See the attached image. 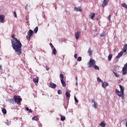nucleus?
I'll list each match as a JSON object with an SVG mask.
<instances>
[{"mask_svg": "<svg viewBox=\"0 0 127 127\" xmlns=\"http://www.w3.org/2000/svg\"><path fill=\"white\" fill-rule=\"evenodd\" d=\"M14 36H15L14 34L11 35V37L13 39V40H11L12 47L13 49L15 50L16 54L17 55H20L21 54V47H22V45L20 41L18 40Z\"/></svg>", "mask_w": 127, "mask_h": 127, "instance_id": "f257e3e1", "label": "nucleus"}, {"mask_svg": "<svg viewBox=\"0 0 127 127\" xmlns=\"http://www.w3.org/2000/svg\"><path fill=\"white\" fill-rule=\"evenodd\" d=\"M119 87L120 88V91L119 90V89H116L115 90L116 94L118 96V97H121L122 99H125V96L124 93L125 92V87L124 86H122L121 85H119Z\"/></svg>", "mask_w": 127, "mask_h": 127, "instance_id": "f03ea898", "label": "nucleus"}, {"mask_svg": "<svg viewBox=\"0 0 127 127\" xmlns=\"http://www.w3.org/2000/svg\"><path fill=\"white\" fill-rule=\"evenodd\" d=\"M88 64L89 68L94 67L95 70H100L99 66H98V65H96V61L95 60H92V59H90L89 62L88 63Z\"/></svg>", "mask_w": 127, "mask_h": 127, "instance_id": "7ed1b4c3", "label": "nucleus"}, {"mask_svg": "<svg viewBox=\"0 0 127 127\" xmlns=\"http://www.w3.org/2000/svg\"><path fill=\"white\" fill-rule=\"evenodd\" d=\"M13 99L15 103H17L18 105H20V102L22 101V99L19 96L14 95Z\"/></svg>", "mask_w": 127, "mask_h": 127, "instance_id": "20e7f679", "label": "nucleus"}, {"mask_svg": "<svg viewBox=\"0 0 127 127\" xmlns=\"http://www.w3.org/2000/svg\"><path fill=\"white\" fill-rule=\"evenodd\" d=\"M60 77L61 78V82L63 87H66V82L64 81V75L62 73H61Z\"/></svg>", "mask_w": 127, "mask_h": 127, "instance_id": "39448f33", "label": "nucleus"}, {"mask_svg": "<svg viewBox=\"0 0 127 127\" xmlns=\"http://www.w3.org/2000/svg\"><path fill=\"white\" fill-rule=\"evenodd\" d=\"M27 34L26 38L27 40H30V37L33 35V31H32V30H29V31L27 32Z\"/></svg>", "mask_w": 127, "mask_h": 127, "instance_id": "423d86ee", "label": "nucleus"}, {"mask_svg": "<svg viewBox=\"0 0 127 127\" xmlns=\"http://www.w3.org/2000/svg\"><path fill=\"white\" fill-rule=\"evenodd\" d=\"M122 74L123 75H127V63L124 65L123 68Z\"/></svg>", "mask_w": 127, "mask_h": 127, "instance_id": "0eeeda50", "label": "nucleus"}, {"mask_svg": "<svg viewBox=\"0 0 127 127\" xmlns=\"http://www.w3.org/2000/svg\"><path fill=\"white\" fill-rule=\"evenodd\" d=\"M109 1H110V0H103V3L101 5L102 7H105L107 4L109 3Z\"/></svg>", "mask_w": 127, "mask_h": 127, "instance_id": "6e6552de", "label": "nucleus"}, {"mask_svg": "<svg viewBox=\"0 0 127 127\" xmlns=\"http://www.w3.org/2000/svg\"><path fill=\"white\" fill-rule=\"evenodd\" d=\"M80 35H81V32L80 31H77L75 33V37L76 40H78V39H79V38H80Z\"/></svg>", "mask_w": 127, "mask_h": 127, "instance_id": "1a4fd4ad", "label": "nucleus"}, {"mask_svg": "<svg viewBox=\"0 0 127 127\" xmlns=\"http://www.w3.org/2000/svg\"><path fill=\"white\" fill-rule=\"evenodd\" d=\"M92 103H93V107L95 110H97L98 109V103L95 101V99H92L91 100Z\"/></svg>", "mask_w": 127, "mask_h": 127, "instance_id": "9d476101", "label": "nucleus"}, {"mask_svg": "<svg viewBox=\"0 0 127 127\" xmlns=\"http://www.w3.org/2000/svg\"><path fill=\"white\" fill-rule=\"evenodd\" d=\"M50 88H51L52 89H55V88H56V87H57V85H56V84L54 83L53 82H51L50 83V86H49Z\"/></svg>", "mask_w": 127, "mask_h": 127, "instance_id": "9b49d317", "label": "nucleus"}, {"mask_svg": "<svg viewBox=\"0 0 127 127\" xmlns=\"http://www.w3.org/2000/svg\"><path fill=\"white\" fill-rule=\"evenodd\" d=\"M102 86L103 88H106L109 86V83L103 81L102 83Z\"/></svg>", "mask_w": 127, "mask_h": 127, "instance_id": "f8f14e48", "label": "nucleus"}, {"mask_svg": "<svg viewBox=\"0 0 127 127\" xmlns=\"http://www.w3.org/2000/svg\"><path fill=\"white\" fill-rule=\"evenodd\" d=\"M87 53L89 54V56H90V57H92L93 55V52H92V50H91V47L89 48Z\"/></svg>", "mask_w": 127, "mask_h": 127, "instance_id": "ddd939ff", "label": "nucleus"}, {"mask_svg": "<svg viewBox=\"0 0 127 127\" xmlns=\"http://www.w3.org/2000/svg\"><path fill=\"white\" fill-rule=\"evenodd\" d=\"M95 14L94 12H91L89 15V17L90 19H94V17H95Z\"/></svg>", "mask_w": 127, "mask_h": 127, "instance_id": "4468645a", "label": "nucleus"}, {"mask_svg": "<svg viewBox=\"0 0 127 127\" xmlns=\"http://www.w3.org/2000/svg\"><path fill=\"white\" fill-rule=\"evenodd\" d=\"M124 54V52H121L118 54V55L116 56V59H119V58H121L123 56V55Z\"/></svg>", "mask_w": 127, "mask_h": 127, "instance_id": "2eb2a0df", "label": "nucleus"}, {"mask_svg": "<svg viewBox=\"0 0 127 127\" xmlns=\"http://www.w3.org/2000/svg\"><path fill=\"white\" fill-rule=\"evenodd\" d=\"M65 96L66 98H70V97H71V95L69 93V89H66Z\"/></svg>", "mask_w": 127, "mask_h": 127, "instance_id": "dca6fc26", "label": "nucleus"}, {"mask_svg": "<svg viewBox=\"0 0 127 127\" xmlns=\"http://www.w3.org/2000/svg\"><path fill=\"white\" fill-rule=\"evenodd\" d=\"M74 11H79V12H82V7H74Z\"/></svg>", "mask_w": 127, "mask_h": 127, "instance_id": "f3484780", "label": "nucleus"}, {"mask_svg": "<svg viewBox=\"0 0 127 127\" xmlns=\"http://www.w3.org/2000/svg\"><path fill=\"white\" fill-rule=\"evenodd\" d=\"M4 21V15H0V22L2 23Z\"/></svg>", "mask_w": 127, "mask_h": 127, "instance_id": "a211bd4d", "label": "nucleus"}, {"mask_svg": "<svg viewBox=\"0 0 127 127\" xmlns=\"http://www.w3.org/2000/svg\"><path fill=\"white\" fill-rule=\"evenodd\" d=\"M127 44H126L123 47V51H121V52H123V53H126V52H127Z\"/></svg>", "mask_w": 127, "mask_h": 127, "instance_id": "6ab92c4d", "label": "nucleus"}, {"mask_svg": "<svg viewBox=\"0 0 127 127\" xmlns=\"http://www.w3.org/2000/svg\"><path fill=\"white\" fill-rule=\"evenodd\" d=\"M99 126L100 127H106V123H105V122H102L100 123Z\"/></svg>", "mask_w": 127, "mask_h": 127, "instance_id": "aec40b11", "label": "nucleus"}, {"mask_svg": "<svg viewBox=\"0 0 127 127\" xmlns=\"http://www.w3.org/2000/svg\"><path fill=\"white\" fill-rule=\"evenodd\" d=\"M34 83H38L39 79L38 77H35L33 79Z\"/></svg>", "mask_w": 127, "mask_h": 127, "instance_id": "412c9836", "label": "nucleus"}, {"mask_svg": "<svg viewBox=\"0 0 127 127\" xmlns=\"http://www.w3.org/2000/svg\"><path fill=\"white\" fill-rule=\"evenodd\" d=\"M56 53H57V51L55 48H54L53 49V54H54V55H56Z\"/></svg>", "mask_w": 127, "mask_h": 127, "instance_id": "4be33fe9", "label": "nucleus"}, {"mask_svg": "<svg viewBox=\"0 0 127 127\" xmlns=\"http://www.w3.org/2000/svg\"><path fill=\"white\" fill-rule=\"evenodd\" d=\"M5 124L7 125V126H9L11 123L10 121H8V120H6L5 121Z\"/></svg>", "mask_w": 127, "mask_h": 127, "instance_id": "5701e85b", "label": "nucleus"}, {"mask_svg": "<svg viewBox=\"0 0 127 127\" xmlns=\"http://www.w3.org/2000/svg\"><path fill=\"white\" fill-rule=\"evenodd\" d=\"M121 6H123V7H124L126 9H127V5L126 4V3H123L121 4Z\"/></svg>", "mask_w": 127, "mask_h": 127, "instance_id": "b1692460", "label": "nucleus"}, {"mask_svg": "<svg viewBox=\"0 0 127 127\" xmlns=\"http://www.w3.org/2000/svg\"><path fill=\"white\" fill-rule=\"evenodd\" d=\"M112 58H113V55L112 54H110L108 56V60H109V61H111V60H112Z\"/></svg>", "mask_w": 127, "mask_h": 127, "instance_id": "393cba45", "label": "nucleus"}, {"mask_svg": "<svg viewBox=\"0 0 127 127\" xmlns=\"http://www.w3.org/2000/svg\"><path fill=\"white\" fill-rule=\"evenodd\" d=\"M112 71L114 73V75L116 77H120V74H119L115 72L114 70H112Z\"/></svg>", "mask_w": 127, "mask_h": 127, "instance_id": "a878e982", "label": "nucleus"}, {"mask_svg": "<svg viewBox=\"0 0 127 127\" xmlns=\"http://www.w3.org/2000/svg\"><path fill=\"white\" fill-rule=\"evenodd\" d=\"M32 121H38V118L37 116H35L32 117Z\"/></svg>", "mask_w": 127, "mask_h": 127, "instance_id": "bb28decb", "label": "nucleus"}, {"mask_svg": "<svg viewBox=\"0 0 127 127\" xmlns=\"http://www.w3.org/2000/svg\"><path fill=\"white\" fill-rule=\"evenodd\" d=\"M65 120H66L65 116H61V121L63 122V121H65Z\"/></svg>", "mask_w": 127, "mask_h": 127, "instance_id": "cd10ccee", "label": "nucleus"}, {"mask_svg": "<svg viewBox=\"0 0 127 127\" xmlns=\"http://www.w3.org/2000/svg\"><path fill=\"white\" fill-rule=\"evenodd\" d=\"M9 102L10 103H11V104H14V98L9 99Z\"/></svg>", "mask_w": 127, "mask_h": 127, "instance_id": "c85d7f7f", "label": "nucleus"}, {"mask_svg": "<svg viewBox=\"0 0 127 127\" xmlns=\"http://www.w3.org/2000/svg\"><path fill=\"white\" fill-rule=\"evenodd\" d=\"M25 109L26 110V111L29 112V113H32V110L31 109H29V108H28V107H26Z\"/></svg>", "mask_w": 127, "mask_h": 127, "instance_id": "c756f323", "label": "nucleus"}, {"mask_svg": "<svg viewBox=\"0 0 127 127\" xmlns=\"http://www.w3.org/2000/svg\"><path fill=\"white\" fill-rule=\"evenodd\" d=\"M2 112L3 113V114L4 115H6V109H4V108H3V109H2Z\"/></svg>", "mask_w": 127, "mask_h": 127, "instance_id": "7c9ffc66", "label": "nucleus"}, {"mask_svg": "<svg viewBox=\"0 0 127 127\" xmlns=\"http://www.w3.org/2000/svg\"><path fill=\"white\" fill-rule=\"evenodd\" d=\"M34 33H37V31H38V27L37 26L34 29Z\"/></svg>", "mask_w": 127, "mask_h": 127, "instance_id": "2f4dec72", "label": "nucleus"}, {"mask_svg": "<svg viewBox=\"0 0 127 127\" xmlns=\"http://www.w3.org/2000/svg\"><path fill=\"white\" fill-rule=\"evenodd\" d=\"M97 81L98 82H99L100 83H103V80L101 79L99 77H97Z\"/></svg>", "mask_w": 127, "mask_h": 127, "instance_id": "473e14b6", "label": "nucleus"}, {"mask_svg": "<svg viewBox=\"0 0 127 127\" xmlns=\"http://www.w3.org/2000/svg\"><path fill=\"white\" fill-rule=\"evenodd\" d=\"M105 32H103L101 34H100V36L101 37H104L105 36Z\"/></svg>", "mask_w": 127, "mask_h": 127, "instance_id": "72a5a7b5", "label": "nucleus"}, {"mask_svg": "<svg viewBox=\"0 0 127 127\" xmlns=\"http://www.w3.org/2000/svg\"><path fill=\"white\" fill-rule=\"evenodd\" d=\"M77 61H78V62H80V61H82V57H79L77 58Z\"/></svg>", "mask_w": 127, "mask_h": 127, "instance_id": "f704fd0d", "label": "nucleus"}, {"mask_svg": "<svg viewBox=\"0 0 127 127\" xmlns=\"http://www.w3.org/2000/svg\"><path fill=\"white\" fill-rule=\"evenodd\" d=\"M58 93L59 95H61L62 94V91H61V90H59L58 91Z\"/></svg>", "mask_w": 127, "mask_h": 127, "instance_id": "c9c22d12", "label": "nucleus"}, {"mask_svg": "<svg viewBox=\"0 0 127 127\" xmlns=\"http://www.w3.org/2000/svg\"><path fill=\"white\" fill-rule=\"evenodd\" d=\"M74 101L75 103H78L79 101H78V99L76 98V96H74Z\"/></svg>", "mask_w": 127, "mask_h": 127, "instance_id": "e433bc0d", "label": "nucleus"}, {"mask_svg": "<svg viewBox=\"0 0 127 127\" xmlns=\"http://www.w3.org/2000/svg\"><path fill=\"white\" fill-rule=\"evenodd\" d=\"M108 18L109 21H111V14L109 15Z\"/></svg>", "mask_w": 127, "mask_h": 127, "instance_id": "4c0bfd02", "label": "nucleus"}, {"mask_svg": "<svg viewBox=\"0 0 127 127\" xmlns=\"http://www.w3.org/2000/svg\"><path fill=\"white\" fill-rule=\"evenodd\" d=\"M50 46H51L52 49H54V46H53V45L52 44V43H50Z\"/></svg>", "mask_w": 127, "mask_h": 127, "instance_id": "58836bf2", "label": "nucleus"}, {"mask_svg": "<svg viewBox=\"0 0 127 127\" xmlns=\"http://www.w3.org/2000/svg\"><path fill=\"white\" fill-rule=\"evenodd\" d=\"M74 57L75 59H77L78 58V55L77 54H74Z\"/></svg>", "mask_w": 127, "mask_h": 127, "instance_id": "ea45409f", "label": "nucleus"}, {"mask_svg": "<svg viewBox=\"0 0 127 127\" xmlns=\"http://www.w3.org/2000/svg\"><path fill=\"white\" fill-rule=\"evenodd\" d=\"M46 69L47 71H49V69H50V68H49V67H48L47 65H46Z\"/></svg>", "mask_w": 127, "mask_h": 127, "instance_id": "a19ab883", "label": "nucleus"}, {"mask_svg": "<svg viewBox=\"0 0 127 127\" xmlns=\"http://www.w3.org/2000/svg\"><path fill=\"white\" fill-rule=\"evenodd\" d=\"M14 15L15 17H16V16H17L16 12H15V11H14Z\"/></svg>", "mask_w": 127, "mask_h": 127, "instance_id": "79ce46f5", "label": "nucleus"}, {"mask_svg": "<svg viewBox=\"0 0 127 127\" xmlns=\"http://www.w3.org/2000/svg\"><path fill=\"white\" fill-rule=\"evenodd\" d=\"M28 7V5H26L25 6V10H27V8Z\"/></svg>", "mask_w": 127, "mask_h": 127, "instance_id": "37998d69", "label": "nucleus"}, {"mask_svg": "<svg viewBox=\"0 0 127 127\" xmlns=\"http://www.w3.org/2000/svg\"><path fill=\"white\" fill-rule=\"evenodd\" d=\"M28 19H29V18L28 17V16H26V20H28Z\"/></svg>", "mask_w": 127, "mask_h": 127, "instance_id": "c03bdc74", "label": "nucleus"}, {"mask_svg": "<svg viewBox=\"0 0 127 127\" xmlns=\"http://www.w3.org/2000/svg\"><path fill=\"white\" fill-rule=\"evenodd\" d=\"M115 15H116V16H118V11H117V12H116Z\"/></svg>", "mask_w": 127, "mask_h": 127, "instance_id": "a18cd8bd", "label": "nucleus"}, {"mask_svg": "<svg viewBox=\"0 0 127 127\" xmlns=\"http://www.w3.org/2000/svg\"><path fill=\"white\" fill-rule=\"evenodd\" d=\"M76 86H78V82H76L75 83Z\"/></svg>", "mask_w": 127, "mask_h": 127, "instance_id": "49530a36", "label": "nucleus"}, {"mask_svg": "<svg viewBox=\"0 0 127 127\" xmlns=\"http://www.w3.org/2000/svg\"><path fill=\"white\" fill-rule=\"evenodd\" d=\"M76 79V81H78V78H77V77H75Z\"/></svg>", "mask_w": 127, "mask_h": 127, "instance_id": "de8ad7c7", "label": "nucleus"}, {"mask_svg": "<svg viewBox=\"0 0 127 127\" xmlns=\"http://www.w3.org/2000/svg\"><path fill=\"white\" fill-rule=\"evenodd\" d=\"M27 23L28 24H29V21H27Z\"/></svg>", "mask_w": 127, "mask_h": 127, "instance_id": "09e8293b", "label": "nucleus"}, {"mask_svg": "<svg viewBox=\"0 0 127 127\" xmlns=\"http://www.w3.org/2000/svg\"><path fill=\"white\" fill-rule=\"evenodd\" d=\"M0 69H1V65H0Z\"/></svg>", "mask_w": 127, "mask_h": 127, "instance_id": "8fccbe9b", "label": "nucleus"}, {"mask_svg": "<svg viewBox=\"0 0 127 127\" xmlns=\"http://www.w3.org/2000/svg\"><path fill=\"white\" fill-rule=\"evenodd\" d=\"M126 127H127V121L126 122Z\"/></svg>", "mask_w": 127, "mask_h": 127, "instance_id": "3c124183", "label": "nucleus"}, {"mask_svg": "<svg viewBox=\"0 0 127 127\" xmlns=\"http://www.w3.org/2000/svg\"><path fill=\"white\" fill-rule=\"evenodd\" d=\"M121 81H123L124 79L123 78L121 79Z\"/></svg>", "mask_w": 127, "mask_h": 127, "instance_id": "603ef678", "label": "nucleus"}, {"mask_svg": "<svg viewBox=\"0 0 127 127\" xmlns=\"http://www.w3.org/2000/svg\"><path fill=\"white\" fill-rule=\"evenodd\" d=\"M51 113L52 114V112H51Z\"/></svg>", "mask_w": 127, "mask_h": 127, "instance_id": "864d4df0", "label": "nucleus"}]
</instances>
